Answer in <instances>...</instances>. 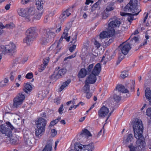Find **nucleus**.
<instances>
[{
	"instance_id": "obj_31",
	"label": "nucleus",
	"mask_w": 151,
	"mask_h": 151,
	"mask_svg": "<svg viewBox=\"0 0 151 151\" xmlns=\"http://www.w3.org/2000/svg\"><path fill=\"white\" fill-rule=\"evenodd\" d=\"M33 135L30 132L27 131L24 135V139H33Z\"/></svg>"
},
{
	"instance_id": "obj_60",
	"label": "nucleus",
	"mask_w": 151,
	"mask_h": 151,
	"mask_svg": "<svg viewBox=\"0 0 151 151\" xmlns=\"http://www.w3.org/2000/svg\"><path fill=\"white\" fill-rule=\"evenodd\" d=\"M19 63V60L18 58H16L13 60V65L14 66Z\"/></svg>"
},
{
	"instance_id": "obj_24",
	"label": "nucleus",
	"mask_w": 151,
	"mask_h": 151,
	"mask_svg": "<svg viewBox=\"0 0 151 151\" xmlns=\"http://www.w3.org/2000/svg\"><path fill=\"white\" fill-rule=\"evenodd\" d=\"M74 149L76 151H85V145L76 143L74 145Z\"/></svg>"
},
{
	"instance_id": "obj_47",
	"label": "nucleus",
	"mask_w": 151,
	"mask_h": 151,
	"mask_svg": "<svg viewBox=\"0 0 151 151\" xmlns=\"http://www.w3.org/2000/svg\"><path fill=\"white\" fill-rule=\"evenodd\" d=\"M26 144L29 146H31L33 142V139H24Z\"/></svg>"
},
{
	"instance_id": "obj_23",
	"label": "nucleus",
	"mask_w": 151,
	"mask_h": 151,
	"mask_svg": "<svg viewBox=\"0 0 151 151\" xmlns=\"http://www.w3.org/2000/svg\"><path fill=\"white\" fill-rule=\"evenodd\" d=\"M35 4L38 10L43 11L44 1L42 0H36Z\"/></svg>"
},
{
	"instance_id": "obj_50",
	"label": "nucleus",
	"mask_w": 151,
	"mask_h": 151,
	"mask_svg": "<svg viewBox=\"0 0 151 151\" xmlns=\"http://www.w3.org/2000/svg\"><path fill=\"white\" fill-rule=\"evenodd\" d=\"M51 136L53 137L55 136L57 134V131L55 129H52L51 130Z\"/></svg>"
},
{
	"instance_id": "obj_40",
	"label": "nucleus",
	"mask_w": 151,
	"mask_h": 151,
	"mask_svg": "<svg viewBox=\"0 0 151 151\" xmlns=\"http://www.w3.org/2000/svg\"><path fill=\"white\" fill-rule=\"evenodd\" d=\"M61 119V118L58 117L57 119L51 121L50 123L49 126H53L55 125Z\"/></svg>"
},
{
	"instance_id": "obj_6",
	"label": "nucleus",
	"mask_w": 151,
	"mask_h": 151,
	"mask_svg": "<svg viewBox=\"0 0 151 151\" xmlns=\"http://www.w3.org/2000/svg\"><path fill=\"white\" fill-rule=\"evenodd\" d=\"M138 136L137 137H135L137 139L136 147L133 146L132 144H130L128 146V147L130 149V151H135L137 150H140L145 147V139L143 135Z\"/></svg>"
},
{
	"instance_id": "obj_16",
	"label": "nucleus",
	"mask_w": 151,
	"mask_h": 151,
	"mask_svg": "<svg viewBox=\"0 0 151 151\" xmlns=\"http://www.w3.org/2000/svg\"><path fill=\"white\" fill-rule=\"evenodd\" d=\"M121 49V51L122 54L126 55L128 53L131 47L129 44L123 43L121 44L120 46Z\"/></svg>"
},
{
	"instance_id": "obj_33",
	"label": "nucleus",
	"mask_w": 151,
	"mask_h": 151,
	"mask_svg": "<svg viewBox=\"0 0 151 151\" xmlns=\"http://www.w3.org/2000/svg\"><path fill=\"white\" fill-rule=\"evenodd\" d=\"M70 79L67 80L66 81L64 82L63 83L60 87L59 88L60 91H61L63 90L64 89L67 87L69 84L70 82Z\"/></svg>"
},
{
	"instance_id": "obj_61",
	"label": "nucleus",
	"mask_w": 151,
	"mask_h": 151,
	"mask_svg": "<svg viewBox=\"0 0 151 151\" xmlns=\"http://www.w3.org/2000/svg\"><path fill=\"white\" fill-rule=\"evenodd\" d=\"M13 72H12L11 73V76L10 77V79L11 81H13L14 79V74L13 75L12 74L13 73Z\"/></svg>"
},
{
	"instance_id": "obj_19",
	"label": "nucleus",
	"mask_w": 151,
	"mask_h": 151,
	"mask_svg": "<svg viewBox=\"0 0 151 151\" xmlns=\"http://www.w3.org/2000/svg\"><path fill=\"white\" fill-rule=\"evenodd\" d=\"M34 12L32 15V19L29 20V21L32 22L34 19L36 20L40 19L43 14V11H36L35 8H34Z\"/></svg>"
},
{
	"instance_id": "obj_44",
	"label": "nucleus",
	"mask_w": 151,
	"mask_h": 151,
	"mask_svg": "<svg viewBox=\"0 0 151 151\" xmlns=\"http://www.w3.org/2000/svg\"><path fill=\"white\" fill-rule=\"evenodd\" d=\"M139 38L138 36L133 37L132 39L131 43L137 42L139 41Z\"/></svg>"
},
{
	"instance_id": "obj_56",
	"label": "nucleus",
	"mask_w": 151,
	"mask_h": 151,
	"mask_svg": "<svg viewBox=\"0 0 151 151\" xmlns=\"http://www.w3.org/2000/svg\"><path fill=\"white\" fill-rule=\"evenodd\" d=\"M77 36L75 35L74 37L72 38V41L71 42L72 43H74L76 41Z\"/></svg>"
},
{
	"instance_id": "obj_15",
	"label": "nucleus",
	"mask_w": 151,
	"mask_h": 151,
	"mask_svg": "<svg viewBox=\"0 0 151 151\" xmlns=\"http://www.w3.org/2000/svg\"><path fill=\"white\" fill-rule=\"evenodd\" d=\"M63 38H64L62 37V36L59 40L58 42L55 43L50 47L49 48V50H53L55 51V53H57L61 49V46H60V43L62 41Z\"/></svg>"
},
{
	"instance_id": "obj_35",
	"label": "nucleus",
	"mask_w": 151,
	"mask_h": 151,
	"mask_svg": "<svg viewBox=\"0 0 151 151\" xmlns=\"http://www.w3.org/2000/svg\"><path fill=\"white\" fill-rule=\"evenodd\" d=\"M145 96L147 99L151 97V91L149 88H147L145 90Z\"/></svg>"
},
{
	"instance_id": "obj_37",
	"label": "nucleus",
	"mask_w": 151,
	"mask_h": 151,
	"mask_svg": "<svg viewBox=\"0 0 151 151\" xmlns=\"http://www.w3.org/2000/svg\"><path fill=\"white\" fill-rule=\"evenodd\" d=\"M88 84L85 82V85L83 88V91L84 92H87L89 91V86Z\"/></svg>"
},
{
	"instance_id": "obj_9",
	"label": "nucleus",
	"mask_w": 151,
	"mask_h": 151,
	"mask_svg": "<svg viewBox=\"0 0 151 151\" xmlns=\"http://www.w3.org/2000/svg\"><path fill=\"white\" fill-rule=\"evenodd\" d=\"M35 31V27H31L28 29L26 32V37L23 40L24 43L29 45L34 39V35Z\"/></svg>"
},
{
	"instance_id": "obj_64",
	"label": "nucleus",
	"mask_w": 151,
	"mask_h": 151,
	"mask_svg": "<svg viewBox=\"0 0 151 151\" xmlns=\"http://www.w3.org/2000/svg\"><path fill=\"white\" fill-rule=\"evenodd\" d=\"M144 15L145 17H144V19L143 20V22L144 23L145 22L146 20L147 19L148 14L147 13H145L144 14Z\"/></svg>"
},
{
	"instance_id": "obj_41",
	"label": "nucleus",
	"mask_w": 151,
	"mask_h": 151,
	"mask_svg": "<svg viewBox=\"0 0 151 151\" xmlns=\"http://www.w3.org/2000/svg\"><path fill=\"white\" fill-rule=\"evenodd\" d=\"M128 76V72L126 71H124L122 72L121 73V77L123 78L127 77Z\"/></svg>"
},
{
	"instance_id": "obj_32",
	"label": "nucleus",
	"mask_w": 151,
	"mask_h": 151,
	"mask_svg": "<svg viewBox=\"0 0 151 151\" xmlns=\"http://www.w3.org/2000/svg\"><path fill=\"white\" fill-rule=\"evenodd\" d=\"M45 129L37 127L35 129V134L36 136L39 137L42 135V133L45 131Z\"/></svg>"
},
{
	"instance_id": "obj_1",
	"label": "nucleus",
	"mask_w": 151,
	"mask_h": 151,
	"mask_svg": "<svg viewBox=\"0 0 151 151\" xmlns=\"http://www.w3.org/2000/svg\"><path fill=\"white\" fill-rule=\"evenodd\" d=\"M137 2V0H130L124 8L125 11L130 13L121 12L120 13L122 16L127 17V20L130 22L134 20V16L138 15L141 11Z\"/></svg>"
},
{
	"instance_id": "obj_45",
	"label": "nucleus",
	"mask_w": 151,
	"mask_h": 151,
	"mask_svg": "<svg viewBox=\"0 0 151 151\" xmlns=\"http://www.w3.org/2000/svg\"><path fill=\"white\" fill-rule=\"evenodd\" d=\"M93 68V64H91L89 65L87 67V71L88 72H91Z\"/></svg>"
},
{
	"instance_id": "obj_18",
	"label": "nucleus",
	"mask_w": 151,
	"mask_h": 151,
	"mask_svg": "<svg viewBox=\"0 0 151 151\" xmlns=\"http://www.w3.org/2000/svg\"><path fill=\"white\" fill-rule=\"evenodd\" d=\"M46 121L42 117H40L36 122V127L45 129Z\"/></svg>"
},
{
	"instance_id": "obj_10",
	"label": "nucleus",
	"mask_w": 151,
	"mask_h": 151,
	"mask_svg": "<svg viewBox=\"0 0 151 151\" xmlns=\"http://www.w3.org/2000/svg\"><path fill=\"white\" fill-rule=\"evenodd\" d=\"M120 22L117 19H115L111 22L108 24V31L110 32L111 35H114L116 31L119 28Z\"/></svg>"
},
{
	"instance_id": "obj_12",
	"label": "nucleus",
	"mask_w": 151,
	"mask_h": 151,
	"mask_svg": "<svg viewBox=\"0 0 151 151\" xmlns=\"http://www.w3.org/2000/svg\"><path fill=\"white\" fill-rule=\"evenodd\" d=\"M59 67L56 68L53 74L51 76L52 79L55 80L60 78L64 75L66 72V70L65 69H62L58 70Z\"/></svg>"
},
{
	"instance_id": "obj_27",
	"label": "nucleus",
	"mask_w": 151,
	"mask_h": 151,
	"mask_svg": "<svg viewBox=\"0 0 151 151\" xmlns=\"http://www.w3.org/2000/svg\"><path fill=\"white\" fill-rule=\"evenodd\" d=\"M69 30V29L67 27H66L64 30L63 34L62 36V37L65 39L67 41L69 42L70 41V36H68V32Z\"/></svg>"
},
{
	"instance_id": "obj_42",
	"label": "nucleus",
	"mask_w": 151,
	"mask_h": 151,
	"mask_svg": "<svg viewBox=\"0 0 151 151\" xmlns=\"http://www.w3.org/2000/svg\"><path fill=\"white\" fill-rule=\"evenodd\" d=\"M146 115L149 117L151 120V107L147 109Z\"/></svg>"
},
{
	"instance_id": "obj_29",
	"label": "nucleus",
	"mask_w": 151,
	"mask_h": 151,
	"mask_svg": "<svg viewBox=\"0 0 151 151\" xmlns=\"http://www.w3.org/2000/svg\"><path fill=\"white\" fill-rule=\"evenodd\" d=\"M80 135L82 137H87L91 136L90 132L86 129H83L80 134Z\"/></svg>"
},
{
	"instance_id": "obj_3",
	"label": "nucleus",
	"mask_w": 151,
	"mask_h": 151,
	"mask_svg": "<svg viewBox=\"0 0 151 151\" xmlns=\"http://www.w3.org/2000/svg\"><path fill=\"white\" fill-rule=\"evenodd\" d=\"M6 124L7 125L4 126L2 125L1 126V132L2 134H4L5 136L10 139V142L11 144H14L17 142V140L15 139L12 138L13 136L12 131L7 128V127H10L11 130L14 131V132H17V129H15L9 122H6Z\"/></svg>"
},
{
	"instance_id": "obj_4",
	"label": "nucleus",
	"mask_w": 151,
	"mask_h": 151,
	"mask_svg": "<svg viewBox=\"0 0 151 151\" xmlns=\"http://www.w3.org/2000/svg\"><path fill=\"white\" fill-rule=\"evenodd\" d=\"M34 11V8L31 7L19 8L17 9V11L19 16L25 18L27 21H29V20L32 19Z\"/></svg>"
},
{
	"instance_id": "obj_57",
	"label": "nucleus",
	"mask_w": 151,
	"mask_h": 151,
	"mask_svg": "<svg viewBox=\"0 0 151 151\" xmlns=\"http://www.w3.org/2000/svg\"><path fill=\"white\" fill-rule=\"evenodd\" d=\"M49 60V59L48 58H47L44 59L43 60V64H44L47 65V64Z\"/></svg>"
},
{
	"instance_id": "obj_59",
	"label": "nucleus",
	"mask_w": 151,
	"mask_h": 151,
	"mask_svg": "<svg viewBox=\"0 0 151 151\" xmlns=\"http://www.w3.org/2000/svg\"><path fill=\"white\" fill-rule=\"evenodd\" d=\"M60 102V100L58 98L55 99L54 100V102L57 104H59Z\"/></svg>"
},
{
	"instance_id": "obj_30",
	"label": "nucleus",
	"mask_w": 151,
	"mask_h": 151,
	"mask_svg": "<svg viewBox=\"0 0 151 151\" xmlns=\"http://www.w3.org/2000/svg\"><path fill=\"white\" fill-rule=\"evenodd\" d=\"M32 89V87L30 84L28 83L24 84V90L26 93H29L31 91Z\"/></svg>"
},
{
	"instance_id": "obj_8",
	"label": "nucleus",
	"mask_w": 151,
	"mask_h": 151,
	"mask_svg": "<svg viewBox=\"0 0 151 151\" xmlns=\"http://www.w3.org/2000/svg\"><path fill=\"white\" fill-rule=\"evenodd\" d=\"M133 128L135 137L142 135L143 128L142 122L140 120H135L133 123Z\"/></svg>"
},
{
	"instance_id": "obj_2",
	"label": "nucleus",
	"mask_w": 151,
	"mask_h": 151,
	"mask_svg": "<svg viewBox=\"0 0 151 151\" xmlns=\"http://www.w3.org/2000/svg\"><path fill=\"white\" fill-rule=\"evenodd\" d=\"M109 101H107L104 104V105L98 111V114L99 117L105 118L106 122L112 114L114 109L109 104Z\"/></svg>"
},
{
	"instance_id": "obj_46",
	"label": "nucleus",
	"mask_w": 151,
	"mask_h": 151,
	"mask_svg": "<svg viewBox=\"0 0 151 151\" xmlns=\"http://www.w3.org/2000/svg\"><path fill=\"white\" fill-rule=\"evenodd\" d=\"M20 84L17 82L15 83V84L12 86L11 89L12 90H16L17 88H18L20 86Z\"/></svg>"
},
{
	"instance_id": "obj_55",
	"label": "nucleus",
	"mask_w": 151,
	"mask_h": 151,
	"mask_svg": "<svg viewBox=\"0 0 151 151\" xmlns=\"http://www.w3.org/2000/svg\"><path fill=\"white\" fill-rule=\"evenodd\" d=\"M105 132V130L104 129H101L98 134V136H99L101 134H102V136H104Z\"/></svg>"
},
{
	"instance_id": "obj_52",
	"label": "nucleus",
	"mask_w": 151,
	"mask_h": 151,
	"mask_svg": "<svg viewBox=\"0 0 151 151\" xmlns=\"http://www.w3.org/2000/svg\"><path fill=\"white\" fill-rule=\"evenodd\" d=\"M113 4L108 6L106 9V11H110L113 9V8L112 7Z\"/></svg>"
},
{
	"instance_id": "obj_34",
	"label": "nucleus",
	"mask_w": 151,
	"mask_h": 151,
	"mask_svg": "<svg viewBox=\"0 0 151 151\" xmlns=\"http://www.w3.org/2000/svg\"><path fill=\"white\" fill-rule=\"evenodd\" d=\"M94 148V146L93 144L85 145V151H93Z\"/></svg>"
},
{
	"instance_id": "obj_49",
	"label": "nucleus",
	"mask_w": 151,
	"mask_h": 151,
	"mask_svg": "<svg viewBox=\"0 0 151 151\" xmlns=\"http://www.w3.org/2000/svg\"><path fill=\"white\" fill-rule=\"evenodd\" d=\"M64 110L63 105L62 104L60 107L59 108L58 111L60 114H62L63 113V111Z\"/></svg>"
},
{
	"instance_id": "obj_14",
	"label": "nucleus",
	"mask_w": 151,
	"mask_h": 151,
	"mask_svg": "<svg viewBox=\"0 0 151 151\" xmlns=\"http://www.w3.org/2000/svg\"><path fill=\"white\" fill-rule=\"evenodd\" d=\"M72 9L73 8H69L63 12L59 17L61 21H64L71 15V13L73 12Z\"/></svg>"
},
{
	"instance_id": "obj_63",
	"label": "nucleus",
	"mask_w": 151,
	"mask_h": 151,
	"mask_svg": "<svg viewBox=\"0 0 151 151\" xmlns=\"http://www.w3.org/2000/svg\"><path fill=\"white\" fill-rule=\"evenodd\" d=\"M11 6V4H7L4 7L5 9L6 10H8L10 8V6Z\"/></svg>"
},
{
	"instance_id": "obj_21",
	"label": "nucleus",
	"mask_w": 151,
	"mask_h": 151,
	"mask_svg": "<svg viewBox=\"0 0 151 151\" xmlns=\"http://www.w3.org/2000/svg\"><path fill=\"white\" fill-rule=\"evenodd\" d=\"M96 76L91 73L88 76L85 82L89 84L94 83L96 80Z\"/></svg>"
},
{
	"instance_id": "obj_51",
	"label": "nucleus",
	"mask_w": 151,
	"mask_h": 151,
	"mask_svg": "<svg viewBox=\"0 0 151 151\" xmlns=\"http://www.w3.org/2000/svg\"><path fill=\"white\" fill-rule=\"evenodd\" d=\"M50 17L49 15H47L45 17L44 22L45 23L47 22L50 20Z\"/></svg>"
},
{
	"instance_id": "obj_17",
	"label": "nucleus",
	"mask_w": 151,
	"mask_h": 151,
	"mask_svg": "<svg viewBox=\"0 0 151 151\" xmlns=\"http://www.w3.org/2000/svg\"><path fill=\"white\" fill-rule=\"evenodd\" d=\"M100 4L97 1L93 4L91 8V12L95 14L96 15H98L100 13Z\"/></svg>"
},
{
	"instance_id": "obj_13",
	"label": "nucleus",
	"mask_w": 151,
	"mask_h": 151,
	"mask_svg": "<svg viewBox=\"0 0 151 151\" xmlns=\"http://www.w3.org/2000/svg\"><path fill=\"white\" fill-rule=\"evenodd\" d=\"M93 45L94 47H93L89 51L90 55L92 57H96L99 55L98 49L101 46L100 44L96 40H95L93 42Z\"/></svg>"
},
{
	"instance_id": "obj_58",
	"label": "nucleus",
	"mask_w": 151,
	"mask_h": 151,
	"mask_svg": "<svg viewBox=\"0 0 151 151\" xmlns=\"http://www.w3.org/2000/svg\"><path fill=\"white\" fill-rule=\"evenodd\" d=\"M86 93V97L87 98L89 99L91 96V93L89 92H85Z\"/></svg>"
},
{
	"instance_id": "obj_53",
	"label": "nucleus",
	"mask_w": 151,
	"mask_h": 151,
	"mask_svg": "<svg viewBox=\"0 0 151 151\" xmlns=\"http://www.w3.org/2000/svg\"><path fill=\"white\" fill-rule=\"evenodd\" d=\"M76 45H73L72 47H70L69 48V50L71 52H73L76 49Z\"/></svg>"
},
{
	"instance_id": "obj_36",
	"label": "nucleus",
	"mask_w": 151,
	"mask_h": 151,
	"mask_svg": "<svg viewBox=\"0 0 151 151\" xmlns=\"http://www.w3.org/2000/svg\"><path fill=\"white\" fill-rule=\"evenodd\" d=\"M52 143H47L45 146L42 151H52Z\"/></svg>"
},
{
	"instance_id": "obj_7",
	"label": "nucleus",
	"mask_w": 151,
	"mask_h": 151,
	"mask_svg": "<svg viewBox=\"0 0 151 151\" xmlns=\"http://www.w3.org/2000/svg\"><path fill=\"white\" fill-rule=\"evenodd\" d=\"M55 35V34L52 30L47 29L45 31V34L41 38V44L44 45H47Z\"/></svg>"
},
{
	"instance_id": "obj_25",
	"label": "nucleus",
	"mask_w": 151,
	"mask_h": 151,
	"mask_svg": "<svg viewBox=\"0 0 151 151\" xmlns=\"http://www.w3.org/2000/svg\"><path fill=\"white\" fill-rule=\"evenodd\" d=\"M107 30V32L104 31L100 34L99 36L101 39H104L114 35H111L110 32L108 31V29Z\"/></svg>"
},
{
	"instance_id": "obj_11",
	"label": "nucleus",
	"mask_w": 151,
	"mask_h": 151,
	"mask_svg": "<svg viewBox=\"0 0 151 151\" xmlns=\"http://www.w3.org/2000/svg\"><path fill=\"white\" fill-rule=\"evenodd\" d=\"M25 99V96L24 94L22 93H19L14 99L13 107L17 108L20 107Z\"/></svg>"
},
{
	"instance_id": "obj_26",
	"label": "nucleus",
	"mask_w": 151,
	"mask_h": 151,
	"mask_svg": "<svg viewBox=\"0 0 151 151\" xmlns=\"http://www.w3.org/2000/svg\"><path fill=\"white\" fill-rule=\"evenodd\" d=\"M87 74V71L84 68H82L79 71L78 76L79 78H83L85 77Z\"/></svg>"
},
{
	"instance_id": "obj_5",
	"label": "nucleus",
	"mask_w": 151,
	"mask_h": 151,
	"mask_svg": "<svg viewBox=\"0 0 151 151\" xmlns=\"http://www.w3.org/2000/svg\"><path fill=\"white\" fill-rule=\"evenodd\" d=\"M16 51V46L13 42H11L7 45L1 46V52L2 54L13 56L15 54Z\"/></svg>"
},
{
	"instance_id": "obj_22",
	"label": "nucleus",
	"mask_w": 151,
	"mask_h": 151,
	"mask_svg": "<svg viewBox=\"0 0 151 151\" xmlns=\"http://www.w3.org/2000/svg\"><path fill=\"white\" fill-rule=\"evenodd\" d=\"M133 139V135L130 134L124 137L123 143L124 144L128 145Z\"/></svg>"
},
{
	"instance_id": "obj_38",
	"label": "nucleus",
	"mask_w": 151,
	"mask_h": 151,
	"mask_svg": "<svg viewBox=\"0 0 151 151\" xmlns=\"http://www.w3.org/2000/svg\"><path fill=\"white\" fill-rule=\"evenodd\" d=\"M33 77V73L32 72L28 73L25 76V78L28 79H32V82H33L34 81V79H32Z\"/></svg>"
},
{
	"instance_id": "obj_20",
	"label": "nucleus",
	"mask_w": 151,
	"mask_h": 151,
	"mask_svg": "<svg viewBox=\"0 0 151 151\" xmlns=\"http://www.w3.org/2000/svg\"><path fill=\"white\" fill-rule=\"evenodd\" d=\"M101 65L99 63H98L96 65L92 71V73L96 76H98L101 70Z\"/></svg>"
},
{
	"instance_id": "obj_43",
	"label": "nucleus",
	"mask_w": 151,
	"mask_h": 151,
	"mask_svg": "<svg viewBox=\"0 0 151 151\" xmlns=\"http://www.w3.org/2000/svg\"><path fill=\"white\" fill-rule=\"evenodd\" d=\"M34 0H21V3L22 5H25L30 3Z\"/></svg>"
},
{
	"instance_id": "obj_39",
	"label": "nucleus",
	"mask_w": 151,
	"mask_h": 151,
	"mask_svg": "<svg viewBox=\"0 0 151 151\" xmlns=\"http://www.w3.org/2000/svg\"><path fill=\"white\" fill-rule=\"evenodd\" d=\"M121 96L117 94H115L113 97V99L114 101L118 102L121 99Z\"/></svg>"
},
{
	"instance_id": "obj_28",
	"label": "nucleus",
	"mask_w": 151,
	"mask_h": 151,
	"mask_svg": "<svg viewBox=\"0 0 151 151\" xmlns=\"http://www.w3.org/2000/svg\"><path fill=\"white\" fill-rule=\"evenodd\" d=\"M119 92H121L122 93H127L128 91V90L125 89L124 87L121 85H118L116 88V91Z\"/></svg>"
},
{
	"instance_id": "obj_62",
	"label": "nucleus",
	"mask_w": 151,
	"mask_h": 151,
	"mask_svg": "<svg viewBox=\"0 0 151 151\" xmlns=\"http://www.w3.org/2000/svg\"><path fill=\"white\" fill-rule=\"evenodd\" d=\"M46 65H45L43 64L41 65L40 68V69L41 70V72L45 68Z\"/></svg>"
},
{
	"instance_id": "obj_48",
	"label": "nucleus",
	"mask_w": 151,
	"mask_h": 151,
	"mask_svg": "<svg viewBox=\"0 0 151 151\" xmlns=\"http://www.w3.org/2000/svg\"><path fill=\"white\" fill-rule=\"evenodd\" d=\"M14 24L12 23H10L6 25V28L8 29H12L14 28Z\"/></svg>"
},
{
	"instance_id": "obj_54",
	"label": "nucleus",
	"mask_w": 151,
	"mask_h": 151,
	"mask_svg": "<svg viewBox=\"0 0 151 151\" xmlns=\"http://www.w3.org/2000/svg\"><path fill=\"white\" fill-rule=\"evenodd\" d=\"M76 53H75V54H73V55L70 56L68 57H66L65 58V60H67L68 59H72L74 57H75L76 56Z\"/></svg>"
}]
</instances>
